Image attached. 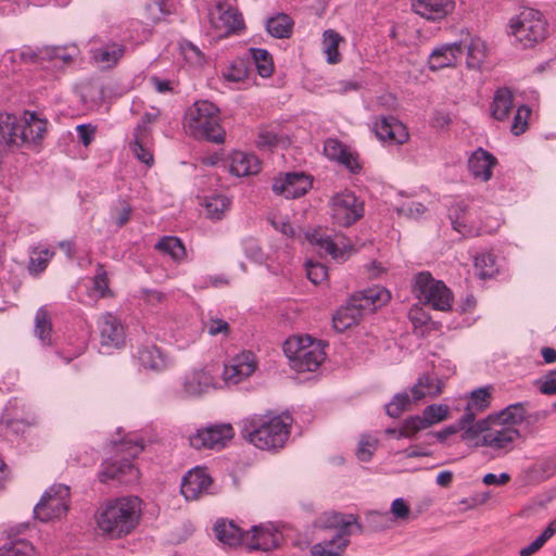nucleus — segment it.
Instances as JSON below:
<instances>
[{
  "label": "nucleus",
  "mask_w": 556,
  "mask_h": 556,
  "mask_svg": "<svg viewBox=\"0 0 556 556\" xmlns=\"http://www.w3.org/2000/svg\"><path fill=\"white\" fill-rule=\"evenodd\" d=\"M289 416H252L241 421V437L260 450L281 448L289 438Z\"/></svg>",
  "instance_id": "f257e3e1"
},
{
  "label": "nucleus",
  "mask_w": 556,
  "mask_h": 556,
  "mask_svg": "<svg viewBox=\"0 0 556 556\" xmlns=\"http://www.w3.org/2000/svg\"><path fill=\"white\" fill-rule=\"evenodd\" d=\"M140 504L137 496L122 497L109 503L97 517L99 529L111 539L129 534L139 522Z\"/></svg>",
  "instance_id": "f03ea898"
},
{
  "label": "nucleus",
  "mask_w": 556,
  "mask_h": 556,
  "mask_svg": "<svg viewBox=\"0 0 556 556\" xmlns=\"http://www.w3.org/2000/svg\"><path fill=\"white\" fill-rule=\"evenodd\" d=\"M519 437L520 431L518 429L507 427L490 415L470 425L462 433V440L472 442L476 447L488 446L504 453L514 448V443Z\"/></svg>",
  "instance_id": "7ed1b4c3"
},
{
  "label": "nucleus",
  "mask_w": 556,
  "mask_h": 556,
  "mask_svg": "<svg viewBox=\"0 0 556 556\" xmlns=\"http://www.w3.org/2000/svg\"><path fill=\"white\" fill-rule=\"evenodd\" d=\"M46 130L47 119L40 118L36 112L24 111L21 115L8 113L0 115V135L14 147L38 143Z\"/></svg>",
  "instance_id": "20e7f679"
},
{
  "label": "nucleus",
  "mask_w": 556,
  "mask_h": 556,
  "mask_svg": "<svg viewBox=\"0 0 556 556\" xmlns=\"http://www.w3.org/2000/svg\"><path fill=\"white\" fill-rule=\"evenodd\" d=\"M321 522L324 528L336 529L337 532L330 540L314 544L312 556H340L349 544L348 536L364 531L357 517L352 514L330 513L325 515Z\"/></svg>",
  "instance_id": "39448f33"
},
{
  "label": "nucleus",
  "mask_w": 556,
  "mask_h": 556,
  "mask_svg": "<svg viewBox=\"0 0 556 556\" xmlns=\"http://www.w3.org/2000/svg\"><path fill=\"white\" fill-rule=\"evenodd\" d=\"M218 113L214 103L198 101L186 112V126L194 138L223 143L226 134L219 125Z\"/></svg>",
  "instance_id": "423d86ee"
},
{
  "label": "nucleus",
  "mask_w": 556,
  "mask_h": 556,
  "mask_svg": "<svg viewBox=\"0 0 556 556\" xmlns=\"http://www.w3.org/2000/svg\"><path fill=\"white\" fill-rule=\"evenodd\" d=\"M282 349L291 367L299 372L315 371L326 356L320 342L309 336L291 337Z\"/></svg>",
  "instance_id": "0eeeda50"
},
{
  "label": "nucleus",
  "mask_w": 556,
  "mask_h": 556,
  "mask_svg": "<svg viewBox=\"0 0 556 556\" xmlns=\"http://www.w3.org/2000/svg\"><path fill=\"white\" fill-rule=\"evenodd\" d=\"M413 292L420 303L433 309L448 312L452 308L453 293L441 280L429 271H421L414 278Z\"/></svg>",
  "instance_id": "6e6552de"
},
{
  "label": "nucleus",
  "mask_w": 556,
  "mask_h": 556,
  "mask_svg": "<svg viewBox=\"0 0 556 556\" xmlns=\"http://www.w3.org/2000/svg\"><path fill=\"white\" fill-rule=\"evenodd\" d=\"M329 208L333 224L340 227H351L365 216V201L349 189L331 195Z\"/></svg>",
  "instance_id": "1a4fd4ad"
},
{
  "label": "nucleus",
  "mask_w": 556,
  "mask_h": 556,
  "mask_svg": "<svg viewBox=\"0 0 556 556\" xmlns=\"http://www.w3.org/2000/svg\"><path fill=\"white\" fill-rule=\"evenodd\" d=\"M70 489L64 484L49 488L34 508L37 519L43 522L59 519L68 510Z\"/></svg>",
  "instance_id": "9d476101"
},
{
  "label": "nucleus",
  "mask_w": 556,
  "mask_h": 556,
  "mask_svg": "<svg viewBox=\"0 0 556 556\" xmlns=\"http://www.w3.org/2000/svg\"><path fill=\"white\" fill-rule=\"evenodd\" d=\"M235 430L231 424H212L189 437V444L195 450H220L233 438Z\"/></svg>",
  "instance_id": "9b49d317"
},
{
  "label": "nucleus",
  "mask_w": 556,
  "mask_h": 556,
  "mask_svg": "<svg viewBox=\"0 0 556 556\" xmlns=\"http://www.w3.org/2000/svg\"><path fill=\"white\" fill-rule=\"evenodd\" d=\"M210 15L212 26L216 30H223L224 35L245 30L242 13L229 0H216L215 8Z\"/></svg>",
  "instance_id": "f8f14e48"
},
{
  "label": "nucleus",
  "mask_w": 556,
  "mask_h": 556,
  "mask_svg": "<svg viewBox=\"0 0 556 556\" xmlns=\"http://www.w3.org/2000/svg\"><path fill=\"white\" fill-rule=\"evenodd\" d=\"M101 467L98 477L102 483L116 480L118 483L129 484L139 479V470L129 458L105 460Z\"/></svg>",
  "instance_id": "ddd939ff"
},
{
  "label": "nucleus",
  "mask_w": 556,
  "mask_h": 556,
  "mask_svg": "<svg viewBox=\"0 0 556 556\" xmlns=\"http://www.w3.org/2000/svg\"><path fill=\"white\" fill-rule=\"evenodd\" d=\"M312 185L311 176L292 172L275 178L271 188L276 194L283 195L286 199H296L304 195L312 188Z\"/></svg>",
  "instance_id": "4468645a"
},
{
  "label": "nucleus",
  "mask_w": 556,
  "mask_h": 556,
  "mask_svg": "<svg viewBox=\"0 0 556 556\" xmlns=\"http://www.w3.org/2000/svg\"><path fill=\"white\" fill-rule=\"evenodd\" d=\"M511 35L528 33V35H545L548 30V23L542 12L535 9L526 8L518 15L509 21Z\"/></svg>",
  "instance_id": "2eb2a0df"
},
{
  "label": "nucleus",
  "mask_w": 556,
  "mask_h": 556,
  "mask_svg": "<svg viewBox=\"0 0 556 556\" xmlns=\"http://www.w3.org/2000/svg\"><path fill=\"white\" fill-rule=\"evenodd\" d=\"M374 131L380 141L388 144H403L409 137L406 126L392 115L381 116L375 122Z\"/></svg>",
  "instance_id": "dca6fc26"
},
{
  "label": "nucleus",
  "mask_w": 556,
  "mask_h": 556,
  "mask_svg": "<svg viewBox=\"0 0 556 556\" xmlns=\"http://www.w3.org/2000/svg\"><path fill=\"white\" fill-rule=\"evenodd\" d=\"M100 343L104 348L119 349L125 344V329L112 313H105L98 321Z\"/></svg>",
  "instance_id": "f3484780"
},
{
  "label": "nucleus",
  "mask_w": 556,
  "mask_h": 556,
  "mask_svg": "<svg viewBox=\"0 0 556 556\" xmlns=\"http://www.w3.org/2000/svg\"><path fill=\"white\" fill-rule=\"evenodd\" d=\"M255 369L254 355L251 352H243L225 365L223 378L228 384H238L243 379L250 377Z\"/></svg>",
  "instance_id": "a211bd4d"
},
{
  "label": "nucleus",
  "mask_w": 556,
  "mask_h": 556,
  "mask_svg": "<svg viewBox=\"0 0 556 556\" xmlns=\"http://www.w3.org/2000/svg\"><path fill=\"white\" fill-rule=\"evenodd\" d=\"M216 382L208 369L201 368L188 372L182 382V391L188 397H197L216 389Z\"/></svg>",
  "instance_id": "6ab92c4d"
},
{
  "label": "nucleus",
  "mask_w": 556,
  "mask_h": 556,
  "mask_svg": "<svg viewBox=\"0 0 556 556\" xmlns=\"http://www.w3.org/2000/svg\"><path fill=\"white\" fill-rule=\"evenodd\" d=\"M213 480L202 468H194L184 477L180 492L188 501L199 498L203 493H207Z\"/></svg>",
  "instance_id": "aec40b11"
},
{
  "label": "nucleus",
  "mask_w": 556,
  "mask_h": 556,
  "mask_svg": "<svg viewBox=\"0 0 556 556\" xmlns=\"http://www.w3.org/2000/svg\"><path fill=\"white\" fill-rule=\"evenodd\" d=\"M279 545V534L271 527L254 526L245 533L244 546L250 551L270 552Z\"/></svg>",
  "instance_id": "412c9836"
},
{
  "label": "nucleus",
  "mask_w": 556,
  "mask_h": 556,
  "mask_svg": "<svg viewBox=\"0 0 556 556\" xmlns=\"http://www.w3.org/2000/svg\"><path fill=\"white\" fill-rule=\"evenodd\" d=\"M454 8V0H412L413 11L431 21L444 18Z\"/></svg>",
  "instance_id": "4be33fe9"
},
{
  "label": "nucleus",
  "mask_w": 556,
  "mask_h": 556,
  "mask_svg": "<svg viewBox=\"0 0 556 556\" xmlns=\"http://www.w3.org/2000/svg\"><path fill=\"white\" fill-rule=\"evenodd\" d=\"M497 164L496 157L489 151L479 148L468 159L470 174L481 181H489L492 177V168Z\"/></svg>",
  "instance_id": "5701e85b"
},
{
  "label": "nucleus",
  "mask_w": 556,
  "mask_h": 556,
  "mask_svg": "<svg viewBox=\"0 0 556 556\" xmlns=\"http://www.w3.org/2000/svg\"><path fill=\"white\" fill-rule=\"evenodd\" d=\"M448 415V406L442 404H431L427 406L422 416H410L407 418V424L417 431V433L424 429L431 427L442 420H445Z\"/></svg>",
  "instance_id": "b1692460"
},
{
  "label": "nucleus",
  "mask_w": 556,
  "mask_h": 556,
  "mask_svg": "<svg viewBox=\"0 0 556 556\" xmlns=\"http://www.w3.org/2000/svg\"><path fill=\"white\" fill-rule=\"evenodd\" d=\"M216 539L229 547L244 545L245 531L239 528L232 520L219 519L214 526Z\"/></svg>",
  "instance_id": "393cba45"
},
{
  "label": "nucleus",
  "mask_w": 556,
  "mask_h": 556,
  "mask_svg": "<svg viewBox=\"0 0 556 556\" xmlns=\"http://www.w3.org/2000/svg\"><path fill=\"white\" fill-rule=\"evenodd\" d=\"M390 298L389 291L380 288H369L355 292L352 295L353 305H357L365 314L374 312L378 306L386 303Z\"/></svg>",
  "instance_id": "a878e982"
},
{
  "label": "nucleus",
  "mask_w": 556,
  "mask_h": 556,
  "mask_svg": "<svg viewBox=\"0 0 556 556\" xmlns=\"http://www.w3.org/2000/svg\"><path fill=\"white\" fill-rule=\"evenodd\" d=\"M125 53L123 45L111 42L91 50V58L102 70L113 68Z\"/></svg>",
  "instance_id": "bb28decb"
},
{
  "label": "nucleus",
  "mask_w": 556,
  "mask_h": 556,
  "mask_svg": "<svg viewBox=\"0 0 556 556\" xmlns=\"http://www.w3.org/2000/svg\"><path fill=\"white\" fill-rule=\"evenodd\" d=\"M261 170V162L256 155L242 151L231 154L230 173L237 177L256 175Z\"/></svg>",
  "instance_id": "cd10ccee"
},
{
  "label": "nucleus",
  "mask_w": 556,
  "mask_h": 556,
  "mask_svg": "<svg viewBox=\"0 0 556 556\" xmlns=\"http://www.w3.org/2000/svg\"><path fill=\"white\" fill-rule=\"evenodd\" d=\"M136 357L140 366L146 369L162 371L167 367L166 356L154 344L141 345L137 351Z\"/></svg>",
  "instance_id": "c85d7f7f"
},
{
  "label": "nucleus",
  "mask_w": 556,
  "mask_h": 556,
  "mask_svg": "<svg viewBox=\"0 0 556 556\" xmlns=\"http://www.w3.org/2000/svg\"><path fill=\"white\" fill-rule=\"evenodd\" d=\"M181 0H150L146 7V17L155 24L165 21L167 16L177 14Z\"/></svg>",
  "instance_id": "c756f323"
},
{
  "label": "nucleus",
  "mask_w": 556,
  "mask_h": 556,
  "mask_svg": "<svg viewBox=\"0 0 556 556\" xmlns=\"http://www.w3.org/2000/svg\"><path fill=\"white\" fill-rule=\"evenodd\" d=\"M468 205L464 201H457L452 203L447 210V217L451 222L453 230L457 231L462 236H473L471 226L467 224Z\"/></svg>",
  "instance_id": "7c9ffc66"
},
{
  "label": "nucleus",
  "mask_w": 556,
  "mask_h": 556,
  "mask_svg": "<svg viewBox=\"0 0 556 556\" xmlns=\"http://www.w3.org/2000/svg\"><path fill=\"white\" fill-rule=\"evenodd\" d=\"M462 53V48L457 43L443 46L434 49L429 58V68L438 71L455 64L457 56Z\"/></svg>",
  "instance_id": "2f4dec72"
},
{
  "label": "nucleus",
  "mask_w": 556,
  "mask_h": 556,
  "mask_svg": "<svg viewBox=\"0 0 556 556\" xmlns=\"http://www.w3.org/2000/svg\"><path fill=\"white\" fill-rule=\"evenodd\" d=\"M363 314L357 305H353L351 296L346 306L341 307L333 316V327L337 331L343 332L353 325H356Z\"/></svg>",
  "instance_id": "473e14b6"
},
{
  "label": "nucleus",
  "mask_w": 556,
  "mask_h": 556,
  "mask_svg": "<svg viewBox=\"0 0 556 556\" xmlns=\"http://www.w3.org/2000/svg\"><path fill=\"white\" fill-rule=\"evenodd\" d=\"M528 407H530L529 402H518L506 406L500 413L492 414L491 416L505 426L513 427L520 425L527 419Z\"/></svg>",
  "instance_id": "72a5a7b5"
},
{
  "label": "nucleus",
  "mask_w": 556,
  "mask_h": 556,
  "mask_svg": "<svg viewBox=\"0 0 556 556\" xmlns=\"http://www.w3.org/2000/svg\"><path fill=\"white\" fill-rule=\"evenodd\" d=\"M443 382L437 377L422 375L412 388L413 397L419 401L426 396L435 397L442 393Z\"/></svg>",
  "instance_id": "f704fd0d"
},
{
  "label": "nucleus",
  "mask_w": 556,
  "mask_h": 556,
  "mask_svg": "<svg viewBox=\"0 0 556 556\" xmlns=\"http://www.w3.org/2000/svg\"><path fill=\"white\" fill-rule=\"evenodd\" d=\"M513 98V93L508 88H498L491 103L492 117L497 121L506 119L514 106Z\"/></svg>",
  "instance_id": "c9c22d12"
},
{
  "label": "nucleus",
  "mask_w": 556,
  "mask_h": 556,
  "mask_svg": "<svg viewBox=\"0 0 556 556\" xmlns=\"http://www.w3.org/2000/svg\"><path fill=\"white\" fill-rule=\"evenodd\" d=\"M245 58H249L250 65L253 64L257 71V74L267 78L271 76L274 72V62L270 53L261 48H250Z\"/></svg>",
  "instance_id": "e433bc0d"
},
{
  "label": "nucleus",
  "mask_w": 556,
  "mask_h": 556,
  "mask_svg": "<svg viewBox=\"0 0 556 556\" xmlns=\"http://www.w3.org/2000/svg\"><path fill=\"white\" fill-rule=\"evenodd\" d=\"M488 47L481 37H470L467 45L466 64L468 68L481 70L488 55Z\"/></svg>",
  "instance_id": "4c0bfd02"
},
{
  "label": "nucleus",
  "mask_w": 556,
  "mask_h": 556,
  "mask_svg": "<svg viewBox=\"0 0 556 556\" xmlns=\"http://www.w3.org/2000/svg\"><path fill=\"white\" fill-rule=\"evenodd\" d=\"M268 35H291L294 26L293 18L283 12H279L266 20Z\"/></svg>",
  "instance_id": "58836bf2"
},
{
  "label": "nucleus",
  "mask_w": 556,
  "mask_h": 556,
  "mask_svg": "<svg viewBox=\"0 0 556 556\" xmlns=\"http://www.w3.org/2000/svg\"><path fill=\"white\" fill-rule=\"evenodd\" d=\"M249 71V58L238 56L223 71V77L228 81L240 83L248 78Z\"/></svg>",
  "instance_id": "ea45409f"
},
{
  "label": "nucleus",
  "mask_w": 556,
  "mask_h": 556,
  "mask_svg": "<svg viewBox=\"0 0 556 556\" xmlns=\"http://www.w3.org/2000/svg\"><path fill=\"white\" fill-rule=\"evenodd\" d=\"M491 387L478 388L471 392V396L467 403L465 413L472 415V424H475L476 413L484 410L490 405Z\"/></svg>",
  "instance_id": "a19ab883"
},
{
  "label": "nucleus",
  "mask_w": 556,
  "mask_h": 556,
  "mask_svg": "<svg viewBox=\"0 0 556 556\" xmlns=\"http://www.w3.org/2000/svg\"><path fill=\"white\" fill-rule=\"evenodd\" d=\"M309 241L319 249L320 254L330 255L336 261H344L345 252L339 249L329 236L316 232L309 237Z\"/></svg>",
  "instance_id": "79ce46f5"
},
{
  "label": "nucleus",
  "mask_w": 556,
  "mask_h": 556,
  "mask_svg": "<svg viewBox=\"0 0 556 556\" xmlns=\"http://www.w3.org/2000/svg\"><path fill=\"white\" fill-rule=\"evenodd\" d=\"M392 519L388 511H369L366 514L365 523L359 525L364 528V532H379L391 527Z\"/></svg>",
  "instance_id": "37998d69"
},
{
  "label": "nucleus",
  "mask_w": 556,
  "mask_h": 556,
  "mask_svg": "<svg viewBox=\"0 0 556 556\" xmlns=\"http://www.w3.org/2000/svg\"><path fill=\"white\" fill-rule=\"evenodd\" d=\"M54 256V252L48 248L37 247L31 251L28 270L33 275H38L47 268L49 262Z\"/></svg>",
  "instance_id": "c03bdc74"
},
{
  "label": "nucleus",
  "mask_w": 556,
  "mask_h": 556,
  "mask_svg": "<svg viewBox=\"0 0 556 556\" xmlns=\"http://www.w3.org/2000/svg\"><path fill=\"white\" fill-rule=\"evenodd\" d=\"M155 249L170 255L174 261H181L186 255V249L181 240L172 236L160 239Z\"/></svg>",
  "instance_id": "a18cd8bd"
},
{
  "label": "nucleus",
  "mask_w": 556,
  "mask_h": 556,
  "mask_svg": "<svg viewBox=\"0 0 556 556\" xmlns=\"http://www.w3.org/2000/svg\"><path fill=\"white\" fill-rule=\"evenodd\" d=\"M51 331L52 325L49 313L45 307H40L35 316V333L43 343L50 344Z\"/></svg>",
  "instance_id": "49530a36"
},
{
  "label": "nucleus",
  "mask_w": 556,
  "mask_h": 556,
  "mask_svg": "<svg viewBox=\"0 0 556 556\" xmlns=\"http://www.w3.org/2000/svg\"><path fill=\"white\" fill-rule=\"evenodd\" d=\"M475 269L481 279L492 277L496 271L495 256L491 253H480L475 257Z\"/></svg>",
  "instance_id": "de8ad7c7"
},
{
  "label": "nucleus",
  "mask_w": 556,
  "mask_h": 556,
  "mask_svg": "<svg viewBox=\"0 0 556 556\" xmlns=\"http://www.w3.org/2000/svg\"><path fill=\"white\" fill-rule=\"evenodd\" d=\"M230 203V199L224 194L210 197L205 203L207 215L214 219H222L225 212L229 210Z\"/></svg>",
  "instance_id": "09e8293b"
},
{
  "label": "nucleus",
  "mask_w": 556,
  "mask_h": 556,
  "mask_svg": "<svg viewBox=\"0 0 556 556\" xmlns=\"http://www.w3.org/2000/svg\"><path fill=\"white\" fill-rule=\"evenodd\" d=\"M472 424V415L464 413L456 425H451L437 432H429L428 435L435 438L440 442H444L452 434L463 430V432Z\"/></svg>",
  "instance_id": "8fccbe9b"
},
{
  "label": "nucleus",
  "mask_w": 556,
  "mask_h": 556,
  "mask_svg": "<svg viewBox=\"0 0 556 556\" xmlns=\"http://www.w3.org/2000/svg\"><path fill=\"white\" fill-rule=\"evenodd\" d=\"M149 136L134 134V141L130 143V149L135 156L149 167L153 165V154L149 148L146 147V142Z\"/></svg>",
  "instance_id": "3c124183"
},
{
  "label": "nucleus",
  "mask_w": 556,
  "mask_h": 556,
  "mask_svg": "<svg viewBox=\"0 0 556 556\" xmlns=\"http://www.w3.org/2000/svg\"><path fill=\"white\" fill-rule=\"evenodd\" d=\"M34 546L26 540H15L0 547V556H30Z\"/></svg>",
  "instance_id": "603ef678"
},
{
  "label": "nucleus",
  "mask_w": 556,
  "mask_h": 556,
  "mask_svg": "<svg viewBox=\"0 0 556 556\" xmlns=\"http://www.w3.org/2000/svg\"><path fill=\"white\" fill-rule=\"evenodd\" d=\"M410 404V397L406 392L397 393L393 396L392 401L386 405V413L392 418H397L409 408Z\"/></svg>",
  "instance_id": "864d4df0"
},
{
  "label": "nucleus",
  "mask_w": 556,
  "mask_h": 556,
  "mask_svg": "<svg viewBox=\"0 0 556 556\" xmlns=\"http://www.w3.org/2000/svg\"><path fill=\"white\" fill-rule=\"evenodd\" d=\"M344 37H324L323 49L329 64H338L341 61L339 45Z\"/></svg>",
  "instance_id": "5fc2aeb1"
},
{
  "label": "nucleus",
  "mask_w": 556,
  "mask_h": 556,
  "mask_svg": "<svg viewBox=\"0 0 556 556\" xmlns=\"http://www.w3.org/2000/svg\"><path fill=\"white\" fill-rule=\"evenodd\" d=\"M531 115V109L527 105H521L517 109L511 124V132L515 136L523 134L528 128V118Z\"/></svg>",
  "instance_id": "6e6d98bb"
},
{
  "label": "nucleus",
  "mask_w": 556,
  "mask_h": 556,
  "mask_svg": "<svg viewBox=\"0 0 556 556\" xmlns=\"http://www.w3.org/2000/svg\"><path fill=\"white\" fill-rule=\"evenodd\" d=\"M306 275L307 278L314 283H321L328 277L327 267L318 262L307 261L306 262Z\"/></svg>",
  "instance_id": "4d7b16f0"
},
{
  "label": "nucleus",
  "mask_w": 556,
  "mask_h": 556,
  "mask_svg": "<svg viewBox=\"0 0 556 556\" xmlns=\"http://www.w3.org/2000/svg\"><path fill=\"white\" fill-rule=\"evenodd\" d=\"M348 150V147L336 138H328L324 143L325 155L332 161H338L343 156V153Z\"/></svg>",
  "instance_id": "13d9d810"
},
{
  "label": "nucleus",
  "mask_w": 556,
  "mask_h": 556,
  "mask_svg": "<svg viewBox=\"0 0 556 556\" xmlns=\"http://www.w3.org/2000/svg\"><path fill=\"white\" fill-rule=\"evenodd\" d=\"M337 162L343 165L352 174H359L363 168L358 154L351 151L349 148L343 153V156L340 157Z\"/></svg>",
  "instance_id": "bf43d9fd"
},
{
  "label": "nucleus",
  "mask_w": 556,
  "mask_h": 556,
  "mask_svg": "<svg viewBox=\"0 0 556 556\" xmlns=\"http://www.w3.org/2000/svg\"><path fill=\"white\" fill-rule=\"evenodd\" d=\"M396 212L409 218H418L426 212V206L420 202H404L396 207Z\"/></svg>",
  "instance_id": "052dcab7"
},
{
  "label": "nucleus",
  "mask_w": 556,
  "mask_h": 556,
  "mask_svg": "<svg viewBox=\"0 0 556 556\" xmlns=\"http://www.w3.org/2000/svg\"><path fill=\"white\" fill-rule=\"evenodd\" d=\"M160 116L159 109L152 108L151 111L146 112L140 123L137 125L134 134L136 135H142V136H150L149 125L154 123Z\"/></svg>",
  "instance_id": "680f3d73"
},
{
  "label": "nucleus",
  "mask_w": 556,
  "mask_h": 556,
  "mask_svg": "<svg viewBox=\"0 0 556 556\" xmlns=\"http://www.w3.org/2000/svg\"><path fill=\"white\" fill-rule=\"evenodd\" d=\"M281 138L273 130L263 129L257 136V147L261 149L271 150L277 147Z\"/></svg>",
  "instance_id": "e2e57ef3"
},
{
  "label": "nucleus",
  "mask_w": 556,
  "mask_h": 556,
  "mask_svg": "<svg viewBox=\"0 0 556 556\" xmlns=\"http://www.w3.org/2000/svg\"><path fill=\"white\" fill-rule=\"evenodd\" d=\"M0 427H3L14 434H20L24 432L26 424L22 419L11 417L8 410H5L0 417Z\"/></svg>",
  "instance_id": "0e129e2a"
},
{
  "label": "nucleus",
  "mask_w": 556,
  "mask_h": 556,
  "mask_svg": "<svg viewBox=\"0 0 556 556\" xmlns=\"http://www.w3.org/2000/svg\"><path fill=\"white\" fill-rule=\"evenodd\" d=\"M244 254L253 262L261 263L264 258L263 251L255 239L249 238L242 242Z\"/></svg>",
  "instance_id": "69168bd1"
},
{
  "label": "nucleus",
  "mask_w": 556,
  "mask_h": 556,
  "mask_svg": "<svg viewBox=\"0 0 556 556\" xmlns=\"http://www.w3.org/2000/svg\"><path fill=\"white\" fill-rule=\"evenodd\" d=\"M556 369L535 381L540 392L545 395L556 394Z\"/></svg>",
  "instance_id": "338daca9"
},
{
  "label": "nucleus",
  "mask_w": 556,
  "mask_h": 556,
  "mask_svg": "<svg viewBox=\"0 0 556 556\" xmlns=\"http://www.w3.org/2000/svg\"><path fill=\"white\" fill-rule=\"evenodd\" d=\"M376 448V441L370 440L367 437H362L356 456L361 462H369L372 456V451Z\"/></svg>",
  "instance_id": "774afa93"
}]
</instances>
